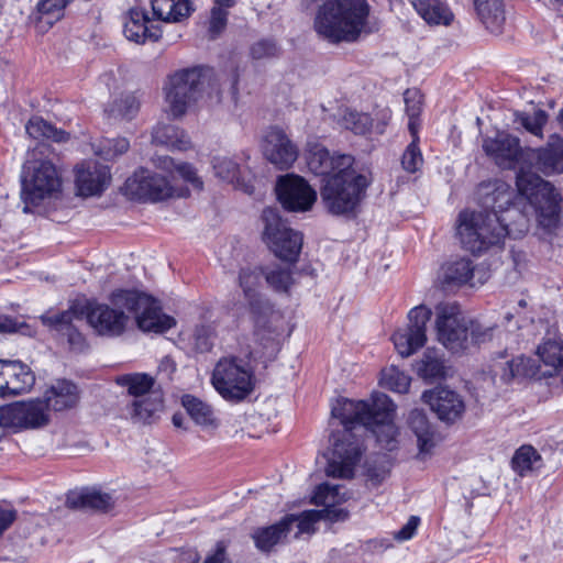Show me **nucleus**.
Instances as JSON below:
<instances>
[{
  "label": "nucleus",
  "mask_w": 563,
  "mask_h": 563,
  "mask_svg": "<svg viewBox=\"0 0 563 563\" xmlns=\"http://www.w3.org/2000/svg\"><path fill=\"white\" fill-rule=\"evenodd\" d=\"M395 409L393 400L383 393H374L371 401L338 399L331 415L343 429L331 435L332 451L325 468L327 475L340 478L353 476L365 449L362 437L354 430L368 431L383 449L395 450L398 434L394 423Z\"/></svg>",
  "instance_id": "1"
},
{
  "label": "nucleus",
  "mask_w": 563,
  "mask_h": 563,
  "mask_svg": "<svg viewBox=\"0 0 563 563\" xmlns=\"http://www.w3.org/2000/svg\"><path fill=\"white\" fill-rule=\"evenodd\" d=\"M483 148L499 167L516 170L518 192L533 206L542 227H553L559 219L560 195L551 183L527 170L526 148L520 146V140L503 132L494 139H486Z\"/></svg>",
  "instance_id": "2"
},
{
  "label": "nucleus",
  "mask_w": 563,
  "mask_h": 563,
  "mask_svg": "<svg viewBox=\"0 0 563 563\" xmlns=\"http://www.w3.org/2000/svg\"><path fill=\"white\" fill-rule=\"evenodd\" d=\"M475 195L484 211L473 214L470 222L466 214L460 213V241L464 249L478 254L501 244L510 233L499 213L511 206L514 194L506 181L494 179L482 183Z\"/></svg>",
  "instance_id": "3"
},
{
  "label": "nucleus",
  "mask_w": 563,
  "mask_h": 563,
  "mask_svg": "<svg viewBox=\"0 0 563 563\" xmlns=\"http://www.w3.org/2000/svg\"><path fill=\"white\" fill-rule=\"evenodd\" d=\"M369 13L365 0H327L318 10L314 30L330 43L355 42Z\"/></svg>",
  "instance_id": "4"
},
{
  "label": "nucleus",
  "mask_w": 563,
  "mask_h": 563,
  "mask_svg": "<svg viewBox=\"0 0 563 563\" xmlns=\"http://www.w3.org/2000/svg\"><path fill=\"white\" fill-rule=\"evenodd\" d=\"M371 177L353 166L335 172L323 179L320 190L322 202L334 216H346L355 211L366 195Z\"/></svg>",
  "instance_id": "5"
},
{
  "label": "nucleus",
  "mask_w": 563,
  "mask_h": 563,
  "mask_svg": "<svg viewBox=\"0 0 563 563\" xmlns=\"http://www.w3.org/2000/svg\"><path fill=\"white\" fill-rule=\"evenodd\" d=\"M251 356L228 355L216 363L211 384L224 400L240 402L254 391L256 377Z\"/></svg>",
  "instance_id": "6"
},
{
  "label": "nucleus",
  "mask_w": 563,
  "mask_h": 563,
  "mask_svg": "<svg viewBox=\"0 0 563 563\" xmlns=\"http://www.w3.org/2000/svg\"><path fill=\"white\" fill-rule=\"evenodd\" d=\"M262 277H264V267H243L239 273V285L253 318L255 335L269 343L278 335L282 314L274 309L267 298L260 294Z\"/></svg>",
  "instance_id": "7"
},
{
  "label": "nucleus",
  "mask_w": 563,
  "mask_h": 563,
  "mask_svg": "<svg viewBox=\"0 0 563 563\" xmlns=\"http://www.w3.org/2000/svg\"><path fill=\"white\" fill-rule=\"evenodd\" d=\"M212 77L211 68L200 66L181 69L172 75L164 88L167 112L173 118H179L203 93L211 95L208 89L213 87Z\"/></svg>",
  "instance_id": "8"
},
{
  "label": "nucleus",
  "mask_w": 563,
  "mask_h": 563,
  "mask_svg": "<svg viewBox=\"0 0 563 563\" xmlns=\"http://www.w3.org/2000/svg\"><path fill=\"white\" fill-rule=\"evenodd\" d=\"M60 188V178L56 167L48 161L29 162L21 175V199L23 212H31L32 206H38L45 198Z\"/></svg>",
  "instance_id": "9"
},
{
  "label": "nucleus",
  "mask_w": 563,
  "mask_h": 563,
  "mask_svg": "<svg viewBox=\"0 0 563 563\" xmlns=\"http://www.w3.org/2000/svg\"><path fill=\"white\" fill-rule=\"evenodd\" d=\"M537 355L541 362L538 371L531 364V360L518 356L507 362V368L503 374L504 380H510L517 376H534L538 373L543 377L560 376L563 378V340L548 339L537 349Z\"/></svg>",
  "instance_id": "10"
},
{
  "label": "nucleus",
  "mask_w": 563,
  "mask_h": 563,
  "mask_svg": "<svg viewBox=\"0 0 563 563\" xmlns=\"http://www.w3.org/2000/svg\"><path fill=\"white\" fill-rule=\"evenodd\" d=\"M123 192L132 200L150 202L188 195V190L175 187L168 176H163L144 167L136 169L125 180Z\"/></svg>",
  "instance_id": "11"
},
{
  "label": "nucleus",
  "mask_w": 563,
  "mask_h": 563,
  "mask_svg": "<svg viewBox=\"0 0 563 563\" xmlns=\"http://www.w3.org/2000/svg\"><path fill=\"white\" fill-rule=\"evenodd\" d=\"M264 240L273 253L283 261L295 263L302 247V234L288 227L274 208L263 210Z\"/></svg>",
  "instance_id": "12"
},
{
  "label": "nucleus",
  "mask_w": 563,
  "mask_h": 563,
  "mask_svg": "<svg viewBox=\"0 0 563 563\" xmlns=\"http://www.w3.org/2000/svg\"><path fill=\"white\" fill-rule=\"evenodd\" d=\"M341 486L339 485H330L328 483L320 484L316 487L313 495L311 497V503L317 506H324V510H306L299 515H287L286 517H290L291 520L287 522L288 531L291 530L294 526L297 527V531L295 537L299 538L301 534H312L316 530V523L323 517V512L330 514L329 508L335 506L336 504L342 503L344 498V494H341Z\"/></svg>",
  "instance_id": "13"
},
{
  "label": "nucleus",
  "mask_w": 563,
  "mask_h": 563,
  "mask_svg": "<svg viewBox=\"0 0 563 563\" xmlns=\"http://www.w3.org/2000/svg\"><path fill=\"white\" fill-rule=\"evenodd\" d=\"M49 421L47 404L42 399L18 401L0 410V423L15 431L38 429Z\"/></svg>",
  "instance_id": "14"
},
{
  "label": "nucleus",
  "mask_w": 563,
  "mask_h": 563,
  "mask_svg": "<svg viewBox=\"0 0 563 563\" xmlns=\"http://www.w3.org/2000/svg\"><path fill=\"white\" fill-rule=\"evenodd\" d=\"M431 310L424 306L413 307L408 312L409 323L396 330L391 336L395 349L402 357L415 354L427 342V323Z\"/></svg>",
  "instance_id": "15"
},
{
  "label": "nucleus",
  "mask_w": 563,
  "mask_h": 563,
  "mask_svg": "<svg viewBox=\"0 0 563 563\" xmlns=\"http://www.w3.org/2000/svg\"><path fill=\"white\" fill-rule=\"evenodd\" d=\"M276 194L282 206L292 212L308 211L317 200L316 190L302 177L294 174L278 178Z\"/></svg>",
  "instance_id": "16"
},
{
  "label": "nucleus",
  "mask_w": 563,
  "mask_h": 563,
  "mask_svg": "<svg viewBox=\"0 0 563 563\" xmlns=\"http://www.w3.org/2000/svg\"><path fill=\"white\" fill-rule=\"evenodd\" d=\"M527 170L544 176L563 174V137L558 134L550 135L545 145L540 147H526L525 154Z\"/></svg>",
  "instance_id": "17"
},
{
  "label": "nucleus",
  "mask_w": 563,
  "mask_h": 563,
  "mask_svg": "<svg viewBox=\"0 0 563 563\" xmlns=\"http://www.w3.org/2000/svg\"><path fill=\"white\" fill-rule=\"evenodd\" d=\"M262 150L265 158L279 169L292 166L298 157L297 145L279 126H271L263 136Z\"/></svg>",
  "instance_id": "18"
},
{
  "label": "nucleus",
  "mask_w": 563,
  "mask_h": 563,
  "mask_svg": "<svg viewBox=\"0 0 563 563\" xmlns=\"http://www.w3.org/2000/svg\"><path fill=\"white\" fill-rule=\"evenodd\" d=\"M87 321L99 335L114 338L125 331L128 316L108 305L95 303L88 308Z\"/></svg>",
  "instance_id": "19"
},
{
  "label": "nucleus",
  "mask_w": 563,
  "mask_h": 563,
  "mask_svg": "<svg viewBox=\"0 0 563 563\" xmlns=\"http://www.w3.org/2000/svg\"><path fill=\"white\" fill-rule=\"evenodd\" d=\"M78 195L90 197L100 195L110 183L109 167L95 161H87L76 167Z\"/></svg>",
  "instance_id": "20"
},
{
  "label": "nucleus",
  "mask_w": 563,
  "mask_h": 563,
  "mask_svg": "<svg viewBox=\"0 0 563 563\" xmlns=\"http://www.w3.org/2000/svg\"><path fill=\"white\" fill-rule=\"evenodd\" d=\"M437 340L446 350L457 349V302L441 301L435 306Z\"/></svg>",
  "instance_id": "21"
},
{
  "label": "nucleus",
  "mask_w": 563,
  "mask_h": 563,
  "mask_svg": "<svg viewBox=\"0 0 563 563\" xmlns=\"http://www.w3.org/2000/svg\"><path fill=\"white\" fill-rule=\"evenodd\" d=\"M354 165V157L347 154H331L322 145H313L308 155L309 169L324 178L330 177L335 172Z\"/></svg>",
  "instance_id": "22"
},
{
  "label": "nucleus",
  "mask_w": 563,
  "mask_h": 563,
  "mask_svg": "<svg viewBox=\"0 0 563 563\" xmlns=\"http://www.w3.org/2000/svg\"><path fill=\"white\" fill-rule=\"evenodd\" d=\"M211 165L214 176L220 180L233 184L235 188L247 195L255 194L254 179L246 177L236 157L218 155L212 158Z\"/></svg>",
  "instance_id": "23"
},
{
  "label": "nucleus",
  "mask_w": 563,
  "mask_h": 563,
  "mask_svg": "<svg viewBox=\"0 0 563 563\" xmlns=\"http://www.w3.org/2000/svg\"><path fill=\"white\" fill-rule=\"evenodd\" d=\"M2 380L3 397L16 396L33 387L35 376L30 367L21 361L4 360Z\"/></svg>",
  "instance_id": "24"
},
{
  "label": "nucleus",
  "mask_w": 563,
  "mask_h": 563,
  "mask_svg": "<svg viewBox=\"0 0 563 563\" xmlns=\"http://www.w3.org/2000/svg\"><path fill=\"white\" fill-rule=\"evenodd\" d=\"M124 36L136 44H143L147 40L156 41L161 37V30L150 25V18L142 8H131L124 18Z\"/></svg>",
  "instance_id": "25"
},
{
  "label": "nucleus",
  "mask_w": 563,
  "mask_h": 563,
  "mask_svg": "<svg viewBox=\"0 0 563 563\" xmlns=\"http://www.w3.org/2000/svg\"><path fill=\"white\" fill-rule=\"evenodd\" d=\"M422 400L430 406L440 420L453 423L457 419V394L454 390L438 386L424 391Z\"/></svg>",
  "instance_id": "26"
},
{
  "label": "nucleus",
  "mask_w": 563,
  "mask_h": 563,
  "mask_svg": "<svg viewBox=\"0 0 563 563\" xmlns=\"http://www.w3.org/2000/svg\"><path fill=\"white\" fill-rule=\"evenodd\" d=\"M66 504L73 509L108 511L114 505L113 497L96 487L71 490L67 494Z\"/></svg>",
  "instance_id": "27"
},
{
  "label": "nucleus",
  "mask_w": 563,
  "mask_h": 563,
  "mask_svg": "<svg viewBox=\"0 0 563 563\" xmlns=\"http://www.w3.org/2000/svg\"><path fill=\"white\" fill-rule=\"evenodd\" d=\"M136 323L144 332L164 333L175 327L176 320L164 313L161 302L153 297L152 302L136 316Z\"/></svg>",
  "instance_id": "28"
},
{
  "label": "nucleus",
  "mask_w": 563,
  "mask_h": 563,
  "mask_svg": "<svg viewBox=\"0 0 563 563\" xmlns=\"http://www.w3.org/2000/svg\"><path fill=\"white\" fill-rule=\"evenodd\" d=\"M78 389L75 384L69 380H58L45 393V401L47 409L62 411L73 408L78 402Z\"/></svg>",
  "instance_id": "29"
},
{
  "label": "nucleus",
  "mask_w": 563,
  "mask_h": 563,
  "mask_svg": "<svg viewBox=\"0 0 563 563\" xmlns=\"http://www.w3.org/2000/svg\"><path fill=\"white\" fill-rule=\"evenodd\" d=\"M41 319L45 325L66 336L70 345L82 343L84 338L73 323L75 319H79L75 310L69 309L54 316H42Z\"/></svg>",
  "instance_id": "30"
},
{
  "label": "nucleus",
  "mask_w": 563,
  "mask_h": 563,
  "mask_svg": "<svg viewBox=\"0 0 563 563\" xmlns=\"http://www.w3.org/2000/svg\"><path fill=\"white\" fill-rule=\"evenodd\" d=\"M446 365L443 355L435 349H427L422 357L416 363V373L427 383L443 379L446 375Z\"/></svg>",
  "instance_id": "31"
},
{
  "label": "nucleus",
  "mask_w": 563,
  "mask_h": 563,
  "mask_svg": "<svg viewBox=\"0 0 563 563\" xmlns=\"http://www.w3.org/2000/svg\"><path fill=\"white\" fill-rule=\"evenodd\" d=\"M492 339V329L470 317H460V350L470 351Z\"/></svg>",
  "instance_id": "32"
},
{
  "label": "nucleus",
  "mask_w": 563,
  "mask_h": 563,
  "mask_svg": "<svg viewBox=\"0 0 563 563\" xmlns=\"http://www.w3.org/2000/svg\"><path fill=\"white\" fill-rule=\"evenodd\" d=\"M153 143L164 145L172 151H187L191 143L184 130L173 124H157L152 133Z\"/></svg>",
  "instance_id": "33"
},
{
  "label": "nucleus",
  "mask_w": 563,
  "mask_h": 563,
  "mask_svg": "<svg viewBox=\"0 0 563 563\" xmlns=\"http://www.w3.org/2000/svg\"><path fill=\"white\" fill-rule=\"evenodd\" d=\"M153 165L168 174V177L176 172L184 181L190 184L195 189L201 190L203 188V181L197 175L196 168L186 162L176 163L174 158L169 156H155L152 158Z\"/></svg>",
  "instance_id": "34"
},
{
  "label": "nucleus",
  "mask_w": 563,
  "mask_h": 563,
  "mask_svg": "<svg viewBox=\"0 0 563 563\" xmlns=\"http://www.w3.org/2000/svg\"><path fill=\"white\" fill-rule=\"evenodd\" d=\"M409 428L417 437L420 454H428L434 446V432L422 410L413 409L408 418Z\"/></svg>",
  "instance_id": "35"
},
{
  "label": "nucleus",
  "mask_w": 563,
  "mask_h": 563,
  "mask_svg": "<svg viewBox=\"0 0 563 563\" xmlns=\"http://www.w3.org/2000/svg\"><path fill=\"white\" fill-rule=\"evenodd\" d=\"M476 12L492 33H500L505 23L503 0H474Z\"/></svg>",
  "instance_id": "36"
},
{
  "label": "nucleus",
  "mask_w": 563,
  "mask_h": 563,
  "mask_svg": "<svg viewBox=\"0 0 563 563\" xmlns=\"http://www.w3.org/2000/svg\"><path fill=\"white\" fill-rule=\"evenodd\" d=\"M152 11L155 19L164 22H178L189 15V0H152Z\"/></svg>",
  "instance_id": "37"
},
{
  "label": "nucleus",
  "mask_w": 563,
  "mask_h": 563,
  "mask_svg": "<svg viewBox=\"0 0 563 563\" xmlns=\"http://www.w3.org/2000/svg\"><path fill=\"white\" fill-rule=\"evenodd\" d=\"M163 409V399L157 394L133 399L126 406V413L134 422H148Z\"/></svg>",
  "instance_id": "38"
},
{
  "label": "nucleus",
  "mask_w": 563,
  "mask_h": 563,
  "mask_svg": "<svg viewBox=\"0 0 563 563\" xmlns=\"http://www.w3.org/2000/svg\"><path fill=\"white\" fill-rule=\"evenodd\" d=\"M289 520H291L290 517H284L272 526L256 529L252 534L255 547L263 552L272 550L288 534L287 522Z\"/></svg>",
  "instance_id": "39"
},
{
  "label": "nucleus",
  "mask_w": 563,
  "mask_h": 563,
  "mask_svg": "<svg viewBox=\"0 0 563 563\" xmlns=\"http://www.w3.org/2000/svg\"><path fill=\"white\" fill-rule=\"evenodd\" d=\"M417 13L429 24L448 25L453 21V13L438 0H417L413 2Z\"/></svg>",
  "instance_id": "40"
},
{
  "label": "nucleus",
  "mask_w": 563,
  "mask_h": 563,
  "mask_svg": "<svg viewBox=\"0 0 563 563\" xmlns=\"http://www.w3.org/2000/svg\"><path fill=\"white\" fill-rule=\"evenodd\" d=\"M153 296L137 289H118L111 295V302L134 313L135 317L152 302Z\"/></svg>",
  "instance_id": "41"
},
{
  "label": "nucleus",
  "mask_w": 563,
  "mask_h": 563,
  "mask_svg": "<svg viewBox=\"0 0 563 563\" xmlns=\"http://www.w3.org/2000/svg\"><path fill=\"white\" fill-rule=\"evenodd\" d=\"M114 382L126 389L128 394L136 398H143L145 396H150L153 386L154 378L145 373H130L123 374L115 377Z\"/></svg>",
  "instance_id": "42"
},
{
  "label": "nucleus",
  "mask_w": 563,
  "mask_h": 563,
  "mask_svg": "<svg viewBox=\"0 0 563 563\" xmlns=\"http://www.w3.org/2000/svg\"><path fill=\"white\" fill-rule=\"evenodd\" d=\"M25 131L31 137L35 140L46 139L56 143H64L69 137L68 133L56 129L41 117L31 118L25 125Z\"/></svg>",
  "instance_id": "43"
},
{
  "label": "nucleus",
  "mask_w": 563,
  "mask_h": 563,
  "mask_svg": "<svg viewBox=\"0 0 563 563\" xmlns=\"http://www.w3.org/2000/svg\"><path fill=\"white\" fill-rule=\"evenodd\" d=\"M181 404L191 419L201 427H214L216 418L212 408L199 398L185 395Z\"/></svg>",
  "instance_id": "44"
},
{
  "label": "nucleus",
  "mask_w": 563,
  "mask_h": 563,
  "mask_svg": "<svg viewBox=\"0 0 563 563\" xmlns=\"http://www.w3.org/2000/svg\"><path fill=\"white\" fill-rule=\"evenodd\" d=\"M74 0H38L33 16L38 22L52 26L63 18L66 7Z\"/></svg>",
  "instance_id": "45"
},
{
  "label": "nucleus",
  "mask_w": 563,
  "mask_h": 563,
  "mask_svg": "<svg viewBox=\"0 0 563 563\" xmlns=\"http://www.w3.org/2000/svg\"><path fill=\"white\" fill-rule=\"evenodd\" d=\"M549 115L542 109H533V111L516 112L515 123L519 124L525 131L531 135L542 140L543 129L548 123Z\"/></svg>",
  "instance_id": "46"
},
{
  "label": "nucleus",
  "mask_w": 563,
  "mask_h": 563,
  "mask_svg": "<svg viewBox=\"0 0 563 563\" xmlns=\"http://www.w3.org/2000/svg\"><path fill=\"white\" fill-rule=\"evenodd\" d=\"M541 455L532 445H522L511 459L512 470L520 476H526L540 466Z\"/></svg>",
  "instance_id": "47"
},
{
  "label": "nucleus",
  "mask_w": 563,
  "mask_h": 563,
  "mask_svg": "<svg viewBox=\"0 0 563 563\" xmlns=\"http://www.w3.org/2000/svg\"><path fill=\"white\" fill-rule=\"evenodd\" d=\"M339 123L354 134L364 135L371 131L373 120L368 113L345 108L339 113Z\"/></svg>",
  "instance_id": "48"
},
{
  "label": "nucleus",
  "mask_w": 563,
  "mask_h": 563,
  "mask_svg": "<svg viewBox=\"0 0 563 563\" xmlns=\"http://www.w3.org/2000/svg\"><path fill=\"white\" fill-rule=\"evenodd\" d=\"M264 277L267 285L279 292H287L294 283L292 269L279 264L265 266Z\"/></svg>",
  "instance_id": "49"
},
{
  "label": "nucleus",
  "mask_w": 563,
  "mask_h": 563,
  "mask_svg": "<svg viewBox=\"0 0 563 563\" xmlns=\"http://www.w3.org/2000/svg\"><path fill=\"white\" fill-rule=\"evenodd\" d=\"M404 101L406 113L409 118V132L410 134L419 133L421 125L419 117L423 108V96L419 89L410 88L405 91Z\"/></svg>",
  "instance_id": "50"
},
{
  "label": "nucleus",
  "mask_w": 563,
  "mask_h": 563,
  "mask_svg": "<svg viewBox=\"0 0 563 563\" xmlns=\"http://www.w3.org/2000/svg\"><path fill=\"white\" fill-rule=\"evenodd\" d=\"M410 383V376L394 365L382 371L379 384L390 391L406 394L409 390Z\"/></svg>",
  "instance_id": "51"
},
{
  "label": "nucleus",
  "mask_w": 563,
  "mask_h": 563,
  "mask_svg": "<svg viewBox=\"0 0 563 563\" xmlns=\"http://www.w3.org/2000/svg\"><path fill=\"white\" fill-rule=\"evenodd\" d=\"M435 287L443 295L455 294L457 290V261H449L444 263L438 273Z\"/></svg>",
  "instance_id": "52"
},
{
  "label": "nucleus",
  "mask_w": 563,
  "mask_h": 563,
  "mask_svg": "<svg viewBox=\"0 0 563 563\" xmlns=\"http://www.w3.org/2000/svg\"><path fill=\"white\" fill-rule=\"evenodd\" d=\"M140 109V101L132 93L122 95L114 100L108 112L112 118L131 120L136 115Z\"/></svg>",
  "instance_id": "53"
},
{
  "label": "nucleus",
  "mask_w": 563,
  "mask_h": 563,
  "mask_svg": "<svg viewBox=\"0 0 563 563\" xmlns=\"http://www.w3.org/2000/svg\"><path fill=\"white\" fill-rule=\"evenodd\" d=\"M129 147L130 142L125 137L102 139L98 144H93L96 155L107 161L122 155Z\"/></svg>",
  "instance_id": "54"
},
{
  "label": "nucleus",
  "mask_w": 563,
  "mask_h": 563,
  "mask_svg": "<svg viewBox=\"0 0 563 563\" xmlns=\"http://www.w3.org/2000/svg\"><path fill=\"white\" fill-rule=\"evenodd\" d=\"M412 141L406 147L402 157L401 165L402 168L408 173H416L420 169L423 164V156L419 148V135L418 133L411 134Z\"/></svg>",
  "instance_id": "55"
},
{
  "label": "nucleus",
  "mask_w": 563,
  "mask_h": 563,
  "mask_svg": "<svg viewBox=\"0 0 563 563\" xmlns=\"http://www.w3.org/2000/svg\"><path fill=\"white\" fill-rule=\"evenodd\" d=\"M214 329L210 324H199L192 332V344L197 352H209L213 346Z\"/></svg>",
  "instance_id": "56"
},
{
  "label": "nucleus",
  "mask_w": 563,
  "mask_h": 563,
  "mask_svg": "<svg viewBox=\"0 0 563 563\" xmlns=\"http://www.w3.org/2000/svg\"><path fill=\"white\" fill-rule=\"evenodd\" d=\"M228 9L213 5L210 13L209 33L211 37H217L227 26Z\"/></svg>",
  "instance_id": "57"
},
{
  "label": "nucleus",
  "mask_w": 563,
  "mask_h": 563,
  "mask_svg": "<svg viewBox=\"0 0 563 563\" xmlns=\"http://www.w3.org/2000/svg\"><path fill=\"white\" fill-rule=\"evenodd\" d=\"M278 48L272 40H261L251 47V55L254 59H263L275 56Z\"/></svg>",
  "instance_id": "58"
},
{
  "label": "nucleus",
  "mask_w": 563,
  "mask_h": 563,
  "mask_svg": "<svg viewBox=\"0 0 563 563\" xmlns=\"http://www.w3.org/2000/svg\"><path fill=\"white\" fill-rule=\"evenodd\" d=\"M476 271L473 263L468 260H460V287L463 285H470L471 288L476 287V283L473 282Z\"/></svg>",
  "instance_id": "59"
},
{
  "label": "nucleus",
  "mask_w": 563,
  "mask_h": 563,
  "mask_svg": "<svg viewBox=\"0 0 563 563\" xmlns=\"http://www.w3.org/2000/svg\"><path fill=\"white\" fill-rule=\"evenodd\" d=\"M16 519V511L12 507L0 505V538Z\"/></svg>",
  "instance_id": "60"
},
{
  "label": "nucleus",
  "mask_w": 563,
  "mask_h": 563,
  "mask_svg": "<svg viewBox=\"0 0 563 563\" xmlns=\"http://www.w3.org/2000/svg\"><path fill=\"white\" fill-rule=\"evenodd\" d=\"M418 525L419 518L416 516L410 517L407 523L396 532L395 538L399 541L410 540L415 536Z\"/></svg>",
  "instance_id": "61"
},
{
  "label": "nucleus",
  "mask_w": 563,
  "mask_h": 563,
  "mask_svg": "<svg viewBox=\"0 0 563 563\" xmlns=\"http://www.w3.org/2000/svg\"><path fill=\"white\" fill-rule=\"evenodd\" d=\"M389 474L386 465H368L366 470L367 478L374 484H380Z\"/></svg>",
  "instance_id": "62"
},
{
  "label": "nucleus",
  "mask_w": 563,
  "mask_h": 563,
  "mask_svg": "<svg viewBox=\"0 0 563 563\" xmlns=\"http://www.w3.org/2000/svg\"><path fill=\"white\" fill-rule=\"evenodd\" d=\"M203 563H230L225 554L224 545L218 543L214 552L208 555Z\"/></svg>",
  "instance_id": "63"
},
{
  "label": "nucleus",
  "mask_w": 563,
  "mask_h": 563,
  "mask_svg": "<svg viewBox=\"0 0 563 563\" xmlns=\"http://www.w3.org/2000/svg\"><path fill=\"white\" fill-rule=\"evenodd\" d=\"M15 329L16 323L12 318L0 314V332H14Z\"/></svg>",
  "instance_id": "64"
}]
</instances>
